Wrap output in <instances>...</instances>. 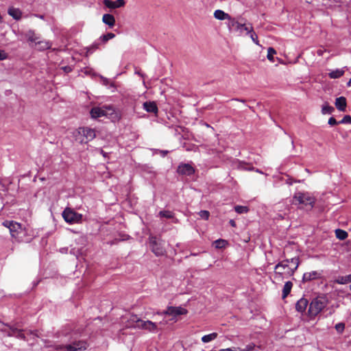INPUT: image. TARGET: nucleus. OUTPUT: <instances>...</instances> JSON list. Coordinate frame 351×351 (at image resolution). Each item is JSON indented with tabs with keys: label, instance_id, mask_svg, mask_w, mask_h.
Segmentation results:
<instances>
[{
	"label": "nucleus",
	"instance_id": "f257e3e1",
	"mask_svg": "<svg viewBox=\"0 0 351 351\" xmlns=\"http://www.w3.org/2000/svg\"><path fill=\"white\" fill-rule=\"evenodd\" d=\"M299 265V257L285 259L279 262L274 267L275 278L282 280L291 277L298 269Z\"/></svg>",
	"mask_w": 351,
	"mask_h": 351
},
{
	"label": "nucleus",
	"instance_id": "f03ea898",
	"mask_svg": "<svg viewBox=\"0 0 351 351\" xmlns=\"http://www.w3.org/2000/svg\"><path fill=\"white\" fill-rule=\"evenodd\" d=\"M326 304L325 298H314L309 304L308 311V315L311 317H315L326 307Z\"/></svg>",
	"mask_w": 351,
	"mask_h": 351
},
{
	"label": "nucleus",
	"instance_id": "7ed1b4c3",
	"mask_svg": "<svg viewBox=\"0 0 351 351\" xmlns=\"http://www.w3.org/2000/svg\"><path fill=\"white\" fill-rule=\"evenodd\" d=\"M315 202L314 197L308 193L301 192L296 193L293 198V204L310 206L311 208L313 207Z\"/></svg>",
	"mask_w": 351,
	"mask_h": 351
},
{
	"label": "nucleus",
	"instance_id": "20e7f679",
	"mask_svg": "<svg viewBox=\"0 0 351 351\" xmlns=\"http://www.w3.org/2000/svg\"><path fill=\"white\" fill-rule=\"evenodd\" d=\"M77 133L80 136L79 141L81 143H88L96 137L95 130L87 127L79 128Z\"/></svg>",
	"mask_w": 351,
	"mask_h": 351
},
{
	"label": "nucleus",
	"instance_id": "39448f33",
	"mask_svg": "<svg viewBox=\"0 0 351 351\" xmlns=\"http://www.w3.org/2000/svg\"><path fill=\"white\" fill-rule=\"evenodd\" d=\"M62 217L69 223H79L82 221V215L76 213L70 208H66L62 212Z\"/></svg>",
	"mask_w": 351,
	"mask_h": 351
},
{
	"label": "nucleus",
	"instance_id": "423d86ee",
	"mask_svg": "<svg viewBox=\"0 0 351 351\" xmlns=\"http://www.w3.org/2000/svg\"><path fill=\"white\" fill-rule=\"evenodd\" d=\"M149 245L152 251L155 254L156 256H160L165 254V249L163 246V242L161 240H158L156 237H150Z\"/></svg>",
	"mask_w": 351,
	"mask_h": 351
},
{
	"label": "nucleus",
	"instance_id": "0eeeda50",
	"mask_svg": "<svg viewBox=\"0 0 351 351\" xmlns=\"http://www.w3.org/2000/svg\"><path fill=\"white\" fill-rule=\"evenodd\" d=\"M87 348V343L84 341H76L71 344L66 346H60L57 350L60 351H81L84 350Z\"/></svg>",
	"mask_w": 351,
	"mask_h": 351
},
{
	"label": "nucleus",
	"instance_id": "6e6552de",
	"mask_svg": "<svg viewBox=\"0 0 351 351\" xmlns=\"http://www.w3.org/2000/svg\"><path fill=\"white\" fill-rule=\"evenodd\" d=\"M2 224L10 230V234L12 237L15 239L19 238V235L22 230L21 223L14 221L5 220Z\"/></svg>",
	"mask_w": 351,
	"mask_h": 351
},
{
	"label": "nucleus",
	"instance_id": "1a4fd4ad",
	"mask_svg": "<svg viewBox=\"0 0 351 351\" xmlns=\"http://www.w3.org/2000/svg\"><path fill=\"white\" fill-rule=\"evenodd\" d=\"M188 311L181 306H169L167 310L162 313V314L172 316V318L170 320L176 322L177 321V316L186 315Z\"/></svg>",
	"mask_w": 351,
	"mask_h": 351
},
{
	"label": "nucleus",
	"instance_id": "9d476101",
	"mask_svg": "<svg viewBox=\"0 0 351 351\" xmlns=\"http://www.w3.org/2000/svg\"><path fill=\"white\" fill-rule=\"evenodd\" d=\"M178 174L191 176L195 173V169L189 164L181 163L177 169Z\"/></svg>",
	"mask_w": 351,
	"mask_h": 351
},
{
	"label": "nucleus",
	"instance_id": "9b49d317",
	"mask_svg": "<svg viewBox=\"0 0 351 351\" xmlns=\"http://www.w3.org/2000/svg\"><path fill=\"white\" fill-rule=\"evenodd\" d=\"M138 328L145 330L149 332L158 331L157 324L152 321H149V320L144 321V320L141 319V321L140 322V325H138Z\"/></svg>",
	"mask_w": 351,
	"mask_h": 351
},
{
	"label": "nucleus",
	"instance_id": "f8f14e48",
	"mask_svg": "<svg viewBox=\"0 0 351 351\" xmlns=\"http://www.w3.org/2000/svg\"><path fill=\"white\" fill-rule=\"evenodd\" d=\"M104 4L108 8L115 9L124 6L125 1L124 0H116L114 1L110 0H104Z\"/></svg>",
	"mask_w": 351,
	"mask_h": 351
},
{
	"label": "nucleus",
	"instance_id": "ddd939ff",
	"mask_svg": "<svg viewBox=\"0 0 351 351\" xmlns=\"http://www.w3.org/2000/svg\"><path fill=\"white\" fill-rule=\"evenodd\" d=\"M7 328H8L7 331L8 336H14L21 339H25V335L22 330L18 329L16 327L7 326Z\"/></svg>",
	"mask_w": 351,
	"mask_h": 351
},
{
	"label": "nucleus",
	"instance_id": "4468645a",
	"mask_svg": "<svg viewBox=\"0 0 351 351\" xmlns=\"http://www.w3.org/2000/svg\"><path fill=\"white\" fill-rule=\"evenodd\" d=\"M322 274L317 271H312L306 272L303 275L302 280L304 282L311 281L312 280L318 279L321 278Z\"/></svg>",
	"mask_w": 351,
	"mask_h": 351
},
{
	"label": "nucleus",
	"instance_id": "2eb2a0df",
	"mask_svg": "<svg viewBox=\"0 0 351 351\" xmlns=\"http://www.w3.org/2000/svg\"><path fill=\"white\" fill-rule=\"evenodd\" d=\"M141 321V319L138 318L137 315H131L127 321L126 326L128 328H138V325H140Z\"/></svg>",
	"mask_w": 351,
	"mask_h": 351
},
{
	"label": "nucleus",
	"instance_id": "dca6fc26",
	"mask_svg": "<svg viewBox=\"0 0 351 351\" xmlns=\"http://www.w3.org/2000/svg\"><path fill=\"white\" fill-rule=\"evenodd\" d=\"M308 304V301L304 298H300L295 304V309L299 313H304Z\"/></svg>",
	"mask_w": 351,
	"mask_h": 351
},
{
	"label": "nucleus",
	"instance_id": "f3484780",
	"mask_svg": "<svg viewBox=\"0 0 351 351\" xmlns=\"http://www.w3.org/2000/svg\"><path fill=\"white\" fill-rule=\"evenodd\" d=\"M335 106L341 112H345L347 106V101L345 97H337L335 100Z\"/></svg>",
	"mask_w": 351,
	"mask_h": 351
},
{
	"label": "nucleus",
	"instance_id": "a211bd4d",
	"mask_svg": "<svg viewBox=\"0 0 351 351\" xmlns=\"http://www.w3.org/2000/svg\"><path fill=\"white\" fill-rule=\"evenodd\" d=\"M143 108L147 112H152L154 114H157L158 111V106L155 101H145L143 104Z\"/></svg>",
	"mask_w": 351,
	"mask_h": 351
},
{
	"label": "nucleus",
	"instance_id": "6ab92c4d",
	"mask_svg": "<svg viewBox=\"0 0 351 351\" xmlns=\"http://www.w3.org/2000/svg\"><path fill=\"white\" fill-rule=\"evenodd\" d=\"M90 116L93 119H97L106 115V112L99 107H94L90 110Z\"/></svg>",
	"mask_w": 351,
	"mask_h": 351
},
{
	"label": "nucleus",
	"instance_id": "aec40b11",
	"mask_svg": "<svg viewBox=\"0 0 351 351\" xmlns=\"http://www.w3.org/2000/svg\"><path fill=\"white\" fill-rule=\"evenodd\" d=\"M102 21L110 27H112L115 25V18L110 14H105L102 16Z\"/></svg>",
	"mask_w": 351,
	"mask_h": 351
},
{
	"label": "nucleus",
	"instance_id": "412c9836",
	"mask_svg": "<svg viewBox=\"0 0 351 351\" xmlns=\"http://www.w3.org/2000/svg\"><path fill=\"white\" fill-rule=\"evenodd\" d=\"M228 26L230 28H234L235 30L239 31L241 34L243 33V27H244V24L239 23L232 17L229 20Z\"/></svg>",
	"mask_w": 351,
	"mask_h": 351
},
{
	"label": "nucleus",
	"instance_id": "4be33fe9",
	"mask_svg": "<svg viewBox=\"0 0 351 351\" xmlns=\"http://www.w3.org/2000/svg\"><path fill=\"white\" fill-rule=\"evenodd\" d=\"M213 15L215 19L221 21L226 19L229 21L231 18V16L228 14L224 12L221 10H216L214 12Z\"/></svg>",
	"mask_w": 351,
	"mask_h": 351
},
{
	"label": "nucleus",
	"instance_id": "5701e85b",
	"mask_svg": "<svg viewBox=\"0 0 351 351\" xmlns=\"http://www.w3.org/2000/svg\"><path fill=\"white\" fill-rule=\"evenodd\" d=\"M8 13L16 20H19L22 16V12L19 8H10Z\"/></svg>",
	"mask_w": 351,
	"mask_h": 351
},
{
	"label": "nucleus",
	"instance_id": "b1692460",
	"mask_svg": "<svg viewBox=\"0 0 351 351\" xmlns=\"http://www.w3.org/2000/svg\"><path fill=\"white\" fill-rule=\"evenodd\" d=\"M293 283L291 281H287L285 282L282 289V299H285L288 296V295L290 293L291 291Z\"/></svg>",
	"mask_w": 351,
	"mask_h": 351
},
{
	"label": "nucleus",
	"instance_id": "393cba45",
	"mask_svg": "<svg viewBox=\"0 0 351 351\" xmlns=\"http://www.w3.org/2000/svg\"><path fill=\"white\" fill-rule=\"evenodd\" d=\"M218 336V334L217 332H213L208 335H204L202 337V341L204 343H208L214 339H215Z\"/></svg>",
	"mask_w": 351,
	"mask_h": 351
},
{
	"label": "nucleus",
	"instance_id": "a878e982",
	"mask_svg": "<svg viewBox=\"0 0 351 351\" xmlns=\"http://www.w3.org/2000/svg\"><path fill=\"white\" fill-rule=\"evenodd\" d=\"M344 74V71L341 69H337L335 71H332L328 73V76L331 79H337L341 77Z\"/></svg>",
	"mask_w": 351,
	"mask_h": 351
},
{
	"label": "nucleus",
	"instance_id": "bb28decb",
	"mask_svg": "<svg viewBox=\"0 0 351 351\" xmlns=\"http://www.w3.org/2000/svg\"><path fill=\"white\" fill-rule=\"evenodd\" d=\"M36 45H38V47L40 50H45L49 49L51 46L49 42L45 40L38 41Z\"/></svg>",
	"mask_w": 351,
	"mask_h": 351
},
{
	"label": "nucleus",
	"instance_id": "cd10ccee",
	"mask_svg": "<svg viewBox=\"0 0 351 351\" xmlns=\"http://www.w3.org/2000/svg\"><path fill=\"white\" fill-rule=\"evenodd\" d=\"M336 237L340 240H344L348 237V234L345 230L337 229L335 230Z\"/></svg>",
	"mask_w": 351,
	"mask_h": 351
},
{
	"label": "nucleus",
	"instance_id": "c85d7f7f",
	"mask_svg": "<svg viewBox=\"0 0 351 351\" xmlns=\"http://www.w3.org/2000/svg\"><path fill=\"white\" fill-rule=\"evenodd\" d=\"M335 282L339 285H345V284L351 282L350 275H347L345 276H339L336 279Z\"/></svg>",
	"mask_w": 351,
	"mask_h": 351
},
{
	"label": "nucleus",
	"instance_id": "c756f323",
	"mask_svg": "<svg viewBox=\"0 0 351 351\" xmlns=\"http://www.w3.org/2000/svg\"><path fill=\"white\" fill-rule=\"evenodd\" d=\"M334 110H335V109H334V108L332 106H329L328 103H326L322 106V113L323 114H332Z\"/></svg>",
	"mask_w": 351,
	"mask_h": 351
},
{
	"label": "nucleus",
	"instance_id": "7c9ffc66",
	"mask_svg": "<svg viewBox=\"0 0 351 351\" xmlns=\"http://www.w3.org/2000/svg\"><path fill=\"white\" fill-rule=\"evenodd\" d=\"M214 243L216 248L221 249L226 246L228 242L224 239H219L216 240Z\"/></svg>",
	"mask_w": 351,
	"mask_h": 351
},
{
	"label": "nucleus",
	"instance_id": "2f4dec72",
	"mask_svg": "<svg viewBox=\"0 0 351 351\" xmlns=\"http://www.w3.org/2000/svg\"><path fill=\"white\" fill-rule=\"evenodd\" d=\"M159 215L161 217H165V218H167V219H171V218L173 217L174 214H173V213L172 211H170V210H162V211H160Z\"/></svg>",
	"mask_w": 351,
	"mask_h": 351
},
{
	"label": "nucleus",
	"instance_id": "473e14b6",
	"mask_svg": "<svg viewBox=\"0 0 351 351\" xmlns=\"http://www.w3.org/2000/svg\"><path fill=\"white\" fill-rule=\"evenodd\" d=\"M115 37V34H113V33H108L105 35H103L100 37V39L101 40L102 42L104 43H106L108 42L110 39H112V38H114Z\"/></svg>",
	"mask_w": 351,
	"mask_h": 351
},
{
	"label": "nucleus",
	"instance_id": "72a5a7b5",
	"mask_svg": "<svg viewBox=\"0 0 351 351\" xmlns=\"http://www.w3.org/2000/svg\"><path fill=\"white\" fill-rule=\"evenodd\" d=\"M276 53V50L272 47H269L267 51V59L269 61L273 62H274V55Z\"/></svg>",
	"mask_w": 351,
	"mask_h": 351
},
{
	"label": "nucleus",
	"instance_id": "f704fd0d",
	"mask_svg": "<svg viewBox=\"0 0 351 351\" xmlns=\"http://www.w3.org/2000/svg\"><path fill=\"white\" fill-rule=\"evenodd\" d=\"M234 210L237 213L239 214L246 213L248 211V208L243 206H235Z\"/></svg>",
	"mask_w": 351,
	"mask_h": 351
},
{
	"label": "nucleus",
	"instance_id": "c9c22d12",
	"mask_svg": "<svg viewBox=\"0 0 351 351\" xmlns=\"http://www.w3.org/2000/svg\"><path fill=\"white\" fill-rule=\"evenodd\" d=\"M199 216L205 220H208L210 217V213L208 210H201L198 213Z\"/></svg>",
	"mask_w": 351,
	"mask_h": 351
},
{
	"label": "nucleus",
	"instance_id": "e433bc0d",
	"mask_svg": "<svg viewBox=\"0 0 351 351\" xmlns=\"http://www.w3.org/2000/svg\"><path fill=\"white\" fill-rule=\"evenodd\" d=\"M28 40L30 42H33V43H35V44L36 45L38 41V37H37L34 33L33 32H29V38H28Z\"/></svg>",
	"mask_w": 351,
	"mask_h": 351
},
{
	"label": "nucleus",
	"instance_id": "4c0bfd02",
	"mask_svg": "<svg viewBox=\"0 0 351 351\" xmlns=\"http://www.w3.org/2000/svg\"><path fill=\"white\" fill-rule=\"evenodd\" d=\"M335 329L339 333H342L345 329V324L338 323L335 325Z\"/></svg>",
	"mask_w": 351,
	"mask_h": 351
},
{
	"label": "nucleus",
	"instance_id": "58836bf2",
	"mask_svg": "<svg viewBox=\"0 0 351 351\" xmlns=\"http://www.w3.org/2000/svg\"><path fill=\"white\" fill-rule=\"evenodd\" d=\"M339 123H341V124H344V123H350L351 124V116L350 115H345L343 117V118L339 121Z\"/></svg>",
	"mask_w": 351,
	"mask_h": 351
},
{
	"label": "nucleus",
	"instance_id": "ea45409f",
	"mask_svg": "<svg viewBox=\"0 0 351 351\" xmlns=\"http://www.w3.org/2000/svg\"><path fill=\"white\" fill-rule=\"evenodd\" d=\"M328 123L331 125V126H334V125H336L337 124H340V123H339V121H337L335 117H331L330 118H329L328 119Z\"/></svg>",
	"mask_w": 351,
	"mask_h": 351
},
{
	"label": "nucleus",
	"instance_id": "a19ab883",
	"mask_svg": "<svg viewBox=\"0 0 351 351\" xmlns=\"http://www.w3.org/2000/svg\"><path fill=\"white\" fill-rule=\"evenodd\" d=\"M243 31H245L246 33L248 34H251V32H253V28L250 25H246L244 24V27H243Z\"/></svg>",
	"mask_w": 351,
	"mask_h": 351
},
{
	"label": "nucleus",
	"instance_id": "79ce46f5",
	"mask_svg": "<svg viewBox=\"0 0 351 351\" xmlns=\"http://www.w3.org/2000/svg\"><path fill=\"white\" fill-rule=\"evenodd\" d=\"M8 57V53L4 50L0 49V60H5Z\"/></svg>",
	"mask_w": 351,
	"mask_h": 351
},
{
	"label": "nucleus",
	"instance_id": "37998d69",
	"mask_svg": "<svg viewBox=\"0 0 351 351\" xmlns=\"http://www.w3.org/2000/svg\"><path fill=\"white\" fill-rule=\"evenodd\" d=\"M250 37L252 38V40L256 43V44H258V36L256 34V33L254 32H251L250 34Z\"/></svg>",
	"mask_w": 351,
	"mask_h": 351
},
{
	"label": "nucleus",
	"instance_id": "c03bdc74",
	"mask_svg": "<svg viewBox=\"0 0 351 351\" xmlns=\"http://www.w3.org/2000/svg\"><path fill=\"white\" fill-rule=\"evenodd\" d=\"M255 348V344L252 343L247 346H246V347L245 348V351H252Z\"/></svg>",
	"mask_w": 351,
	"mask_h": 351
},
{
	"label": "nucleus",
	"instance_id": "a18cd8bd",
	"mask_svg": "<svg viewBox=\"0 0 351 351\" xmlns=\"http://www.w3.org/2000/svg\"><path fill=\"white\" fill-rule=\"evenodd\" d=\"M65 73H69L72 71V67L70 66H65L61 68Z\"/></svg>",
	"mask_w": 351,
	"mask_h": 351
},
{
	"label": "nucleus",
	"instance_id": "49530a36",
	"mask_svg": "<svg viewBox=\"0 0 351 351\" xmlns=\"http://www.w3.org/2000/svg\"><path fill=\"white\" fill-rule=\"evenodd\" d=\"M232 351H245V348H232Z\"/></svg>",
	"mask_w": 351,
	"mask_h": 351
},
{
	"label": "nucleus",
	"instance_id": "de8ad7c7",
	"mask_svg": "<svg viewBox=\"0 0 351 351\" xmlns=\"http://www.w3.org/2000/svg\"><path fill=\"white\" fill-rule=\"evenodd\" d=\"M229 223H230L231 226H232V227H235L236 226V222L233 219H230Z\"/></svg>",
	"mask_w": 351,
	"mask_h": 351
},
{
	"label": "nucleus",
	"instance_id": "09e8293b",
	"mask_svg": "<svg viewBox=\"0 0 351 351\" xmlns=\"http://www.w3.org/2000/svg\"><path fill=\"white\" fill-rule=\"evenodd\" d=\"M98 47H99V44H95V45L91 46V48L93 49H98Z\"/></svg>",
	"mask_w": 351,
	"mask_h": 351
},
{
	"label": "nucleus",
	"instance_id": "8fccbe9b",
	"mask_svg": "<svg viewBox=\"0 0 351 351\" xmlns=\"http://www.w3.org/2000/svg\"><path fill=\"white\" fill-rule=\"evenodd\" d=\"M100 153L104 156V157H106L107 156V153H106L105 152H104L103 149H100Z\"/></svg>",
	"mask_w": 351,
	"mask_h": 351
},
{
	"label": "nucleus",
	"instance_id": "3c124183",
	"mask_svg": "<svg viewBox=\"0 0 351 351\" xmlns=\"http://www.w3.org/2000/svg\"><path fill=\"white\" fill-rule=\"evenodd\" d=\"M167 324V321L160 322V324Z\"/></svg>",
	"mask_w": 351,
	"mask_h": 351
},
{
	"label": "nucleus",
	"instance_id": "603ef678",
	"mask_svg": "<svg viewBox=\"0 0 351 351\" xmlns=\"http://www.w3.org/2000/svg\"><path fill=\"white\" fill-rule=\"evenodd\" d=\"M348 84L349 86H350V85H351V78L350 79V80H349V82H348Z\"/></svg>",
	"mask_w": 351,
	"mask_h": 351
},
{
	"label": "nucleus",
	"instance_id": "864d4df0",
	"mask_svg": "<svg viewBox=\"0 0 351 351\" xmlns=\"http://www.w3.org/2000/svg\"><path fill=\"white\" fill-rule=\"evenodd\" d=\"M137 73L143 76V75L141 74V72H138Z\"/></svg>",
	"mask_w": 351,
	"mask_h": 351
}]
</instances>
